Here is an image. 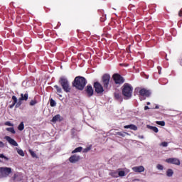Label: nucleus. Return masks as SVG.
<instances>
[{"instance_id": "nucleus-19", "label": "nucleus", "mask_w": 182, "mask_h": 182, "mask_svg": "<svg viewBox=\"0 0 182 182\" xmlns=\"http://www.w3.org/2000/svg\"><path fill=\"white\" fill-rule=\"evenodd\" d=\"M114 96L117 100H119V102H122V96H120V93L119 92H114Z\"/></svg>"}, {"instance_id": "nucleus-11", "label": "nucleus", "mask_w": 182, "mask_h": 182, "mask_svg": "<svg viewBox=\"0 0 182 182\" xmlns=\"http://www.w3.org/2000/svg\"><path fill=\"white\" fill-rule=\"evenodd\" d=\"M5 140H6V141H8V143L9 144H11V146H14L15 147H18V142H16V141H15V139L11 138V136H6L4 137Z\"/></svg>"}, {"instance_id": "nucleus-37", "label": "nucleus", "mask_w": 182, "mask_h": 182, "mask_svg": "<svg viewBox=\"0 0 182 182\" xmlns=\"http://www.w3.org/2000/svg\"><path fill=\"white\" fill-rule=\"evenodd\" d=\"M90 147H87L83 149V153H87V151H90Z\"/></svg>"}, {"instance_id": "nucleus-13", "label": "nucleus", "mask_w": 182, "mask_h": 182, "mask_svg": "<svg viewBox=\"0 0 182 182\" xmlns=\"http://www.w3.org/2000/svg\"><path fill=\"white\" fill-rule=\"evenodd\" d=\"M133 171L134 173H143L145 170L144 166H134L132 167Z\"/></svg>"}, {"instance_id": "nucleus-20", "label": "nucleus", "mask_w": 182, "mask_h": 182, "mask_svg": "<svg viewBox=\"0 0 182 182\" xmlns=\"http://www.w3.org/2000/svg\"><path fill=\"white\" fill-rule=\"evenodd\" d=\"M82 149L83 148L82 146H79L77 148H75V150L72 151V154H75V153H80V151H82Z\"/></svg>"}, {"instance_id": "nucleus-9", "label": "nucleus", "mask_w": 182, "mask_h": 182, "mask_svg": "<svg viewBox=\"0 0 182 182\" xmlns=\"http://www.w3.org/2000/svg\"><path fill=\"white\" fill-rule=\"evenodd\" d=\"M94 88L95 90L96 93L97 94H102L103 92H105L103 86H102V84H100L99 82H95L94 83Z\"/></svg>"}, {"instance_id": "nucleus-1", "label": "nucleus", "mask_w": 182, "mask_h": 182, "mask_svg": "<svg viewBox=\"0 0 182 182\" xmlns=\"http://www.w3.org/2000/svg\"><path fill=\"white\" fill-rule=\"evenodd\" d=\"M87 83V81L86 80V78L84 77L77 76L75 78L73 82V86L76 89H78V90H83Z\"/></svg>"}, {"instance_id": "nucleus-7", "label": "nucleus", "mask_w": 182, "mask_h": 182, "mask_svg": "<svg viewBox=\"0 0 182 182\" xmlns=\"http://www.w3.org/2000/svg\"><path fill=\"white\" fill-rule=\"evenodd\" d=\"M102 82L104 86V89H108L109 83H110V75L107 74H105L102 76Z\"/></svg>"}, {"instance_id": "nucleus-4", "label": "nucleus", "mask_w": 182, "mask_h": 182, "mask_svg": "<svg viewBox=\"0 0 182 182\" xmlns=\"http://www.w3.org/2000/svg\"><path fill=\"white\" fill-rule=\"evenodd\" d=\"M12 173V168L8 167L0 168V178L8 177Z\"/></svg>"}, {"instance_id": "nucleus-14", "label": "nucleus", "mask_w": 182, "mask_h": 182, "mask_svg": "<svg viewBox=\"0 0 182 182\" xmlns=\"http://www.w3.org/2000/svg\"><path fill=\"white\" fill-rule=\"evenodd\" d=\"M86 92L87 94V96L90 97L91 96H93V87L92 85H87L86 89Z\"/></svg>"}, {"instance_id": "nucleus-18", "label": "nucleus", "mask_w": 182, "mask_h": 182, "mask_svg": "<svg viewBox=\"0 0 182 182\" xmlns=\"http://www.w3.org/2000/svg\"><path fill=\"white\" fill-rule=\"evenodd\" d=\"M16 150L18 154H19V156H21V157L25 156V152H23V150H22L19 148H16Z\"/></svg>"}, {"instance_id": "nucleus-23", "label": "nucleus", "mask_w": 182, "mask_h": 182, "mask_svg": "<svg viewBox=\"0 0 182 182\" xmlns=\"http://www.w3.org/2000/svg\"><path fill=\"white\" fill-rule=\"evenodd\" d=\"M59 119H60V115L57 114L53 117L51 122H53V123H55V122H58V120H59Z\"/></svg>"}, {"instance_id": "nucleus-36", "label": "nucleus", "mask_w": 182, "mask_h": 182, "mask_svg": "<svg viewBox=\"0 0 182 182\" xmlns=\"http://www.w3.org/2000/svg\"><path fill=\"white\" fill-rule=\"evenodd\" d=\"M30 154H31L32 157H36V154L33 151L30 150Z\"/></svg>"}, {"instance_id": "nucleus-29", "label": "nucleus", "mask_w": 182, "mask_h": 182, "mask_svg": "<svg viewBox=\"0 0 182 182\" xmlns=\"http://www.w3.org/2000/svg\"><path fill=\"white\" fill-rule=\"evenodd\" d=\"M50 105L51 107H55V106H56V102L54 100L51 99L50 101Z\"/></svg>"}, {"instance_id": "nucleus-10", "label": "nucleus", "mask_w": 182, "mask_h": 182, "mask_svg": "<svg viewBox=\"0 0 182 182\" xmlns=\"http://www.w3.org/2000/svg\"><path fill=\"white\" fill-rule=\"evenodd\" d=\"M166 162L169 164H175L176 166H180V159L177 158H169L166 159Z\"/></svg>"}, {"instance_id": "nucleus-17", "label": "nucleus", "mask_w": 182, "mask_h": 182, "mask_svg": "<svg viewBox=\"0 0 182 182\" xmlns=\"http://www.w3.org/2000/svg\"><path fill=\"white\" fill-rule=\"evenodd\" d=\"M146 127L147 129H149V130H152L153 132H154V133H159V128H157L156 127L146 125Z\"/></svg>"}, {"instance_id": "nucleus-2", "label": "nucleus", "mask_w": 182, "mask_h": 182, "mask_svg": "<svg viewBox=\"0 0 182 182\" xmlns=\"http://www.w3.org/2000/svg\"><path fill=\"white\" fill-rule=\"evenodd\" d=\"M58 83L62 86L64 92L66 93H69L70 92V84L69 83V80L65 76H62L60 77Z\"/></svg>"}, {"instance_id": "nucleus-31", "label": "nucleus", "mask_w": 182, "mask_h": 182, "mask_svg": "<svg viewBox=\"0 0 182 182\" xmlns=\"http://www.w3.org/2000/svg\"><path fill=\"white\" fill-rule=\"evenodd\" d=\"M38 103L36 100H33L30 102V106H35Z\"/></svg>"}, {"instance_id": "nucleus-5", "label": "nucleus", "mask_w": 182, "mask_h": 182, "mask_svg": "<svg viewBox=\"0 0 182 182\" xmlns=\"http://www.w3.org/2000/svg\"><path fill=\"white\" fill-rule=\"evenodd\" d=\"M151 95L150 90H146V88H142L139 90V95L141 100H146V97H149Z\"/></svg>"}, {"instance_id": "nucleus-40", "label": "nucleus", "mask_w": 182, "mask_h": 182, "mask_svg": "<svg viewBox=\"0 0 182 182\" xmlns=\"http://www.w3.org/2000/svg\"><path fill=\"white\" fill-rule=\"evenodd\" d=\"M178 15H179V16H182V9L179 11Z\"/></svg>"}, {"instance_id": "nucleus-38", "label": "nucleus", "mask_w": 182, "mask_h": 182, "mask_svg": "<svg viewBox=\"0 0 182 182\" xmlns=\"http://www.w3.org/2000/svg\"><path fill=\"white\" fill-rule=\"evenodd\" d=\"M0 147H1V149H4V147H5V144H4V142H2V141H0Z\"/></svg>"}, {"instance_id": "nucleus-49", "label": "nucleus", "mask_w": 182, "mask_h": 182, "mask_svg": "<svg viewBox=\"0 0 182 182\" xmlns=\"http://www.w3.org/2000/svg\"><path fill=\"white\" fill-rule=\"evenodd\" d=\"M0 162H1V160H0Z\"/></svg>"}, {"instance_id": "nucleus-48", "label": "nucleus", "mask_w": 182, "mask_h": 182, "mask_svg": "<svg viewBox=\"0 0 182 182\" xmlns=\"http://www.w3.org/2000/svg\"><path fill=\"white\" fill-rule=\"evenodd\" d=\"M181 66H182V63H181Z\"/></svg>"}, {"instance_id": "nucleus-3", "label": "nucleus", "mask_w": 182, "mask_h": 182, "mask_svg": "<svg viewBox=\"0 0 182 182\" xmlns=\"http://www.w3.org/2000/svg\"><path fill=\"white\" fill-rule=\"evenodd\" d=\"M133 93V87L129 84L125 83L122 87V95L126 97V99H130Z\"/></svg>"}, {"instance_id": "nucleus-42", "label": "nucleus", "mask_w": 182, "mask_h": 182, "mask_svg": "<svg viewBox=\"0 0 182 182\" xmlns=\"http://www.w3.org/2000/svg\"><path fill=\"white\" fill-rule=\"evenodd\" d=\"M125 171H126L127 173H130V170H129V169H126Z\"/></svg>"}, {"instance_id": "nucleus-28", "label": "nucleus", "mask_w": 182, "mask_h": 182, "mask_svg": "<svg viewBox=\"0 0 182 182\" xmlns=\"http://www.w3.org/2000/svg\"><path fill=\"white\" fill-rule=\"evenodd\" d=\"M55 89L57 91V93H62V88L58 85L54 86Z\"/></svg>"}, {"instance_id": "nucleus-21", "label": "nucleus", "mask_w": 182, "mask_h": 182, "mask_svg": "<svg viewBox=\"0 0 182 182\" xmlns=\"http://www.w3.org/2000/svg\"><path fill=\"white\" fill-rule=\"evenodd\" d=\"M23 129H25V124H23V122H21L18 126V130H19L20 132H22Z\"/></svg>"}, {"instance_id": "nucleus-46", "label": "nucleus", "mask_w": 182, "mask_h": 182, "mask_svg": "<svg viewBox=\"0 0 182 182\" xmlns=\"http://www.w3.org/2000/svg\"><path fill=\"white\" fill-rule=\"evenodd\" d=\"M136 90H139V88H136Z\"/></svg>"}, {"instance_id": "nucleus-34", "label": "nucleus", "mask_w": 182, "mask_h": 182, "mask_svg": "<svg viewBox=\"0 0 182 182\" xmlns=\"http://www.w3.org/2000/svg\"><path fill=\"white\" fill-rule=\"evenodd\" d=\"M160 146H162V147H167V146H168V143L164 141L162 143L160 144Z\"/></svg>"}, {"instance_id": "nucleus-43", "label": "nucleus", "mask_w": 182, "mask_h": 182, "mask_svg": "<svg viewBox=\"0 0 182 182\" xmlns=\"http://www.w3.org/2000/svg\"><path fill=\"white\" fill-rule=\"evenodd\" d=\"M58 95L60 97H62V95H60V93H58Z\"/></svg>"}, {"instance_id": "nucleus-6", "label": "nucleus", "mask_w": 182, "mask_h": 182, "mask_svg": "<svg viewBox=\"0 0 182 182\" xmlns=\"http://www.w3.org/2000/svg\"><path fill=\"white\" fill-rule=\"evenodd\" d=\"M12 100L14 101L12 105H9V108L10 109H13V107L16 105V108H18L20 106L22 105V101L23 100H21V98L18 99V98L16 97V96L15 95H13L12 96Z\"/></svg>"}, {"instance_id": "nucleus-24", "label": "nucleus", "mask_w": 182, "mask_h": 182, "mask_svg": "<svg viewBox=\"0 0 182 182\" xmlns=\"http://www.w3.org/2000/svg\"><path fill=\"white\" fill-rule=\"evenodd\" d=\"M6 130L9 132V133H11V134H15V133H16L14 127L6 128Z\"/></svg>"}, {"instance_id": "nucleus-44", "label": "nucleus", "mask_w": 182, "mask_h": 182, "mask_svg": "<svg viewBox=\"0 0 182 182\" xmlns=\"http://www.w3.org/2000/svg\"><path fill=\"white\" fill-rule=\"evenodd\" d=\"M159 105H156V107H155V109H159Z\"/></svg>"}, {"instance_id": "nucleus-35", "label": "nucleus", "mask_w": 182, "mask_h": 182, "mask_svg": "<svg viewBox=\"0 0 182 182\" xmlns=\"http://www.w3.org/2000/svg\"><path fill=\"white\" fill-rule=\"evenodd\" d=\"M156 168H157L158 170H163V169L164 168V167L163 165H161V164H158V165L156 166Z\"/></svg>"}, {"instance_id": "nucleus-26", "label": "nucleus", "mask_w": 182, "mask_h": 182, "mask_svg": "<svg viewBox=\"0 0 182 182\" xmlns=\"http://www.w3.org/2000/svg\"><path fill=\"white\" fill-rule=\"evenodd\" d=\"M156 124H158L159 126H166V122L164 121H156Z\"/></svg>"}, {"instance_id": "nucleus-25", "label": "nucleus", "mask_w": 182, "mask_h": 182, "mask_svg": "<svg viewBox=\"0 0 182 182\" xmlns=\"http://www.w3.org/2000/svg\"><path fill=\"white\" fill-rule=\"evenodd\" d=\"M117 136H121L122 137H125L126 134L129 135L127 132H117Z\"/></svg>"}, {"instance_id": "nucleus-45", "label": "nucleus", "mask_w": 182, "mask_h": 182, "mask_svg": "<svg viewBox=\"0 0 182 182\" xmlns=\"http://www.w3.org/2000/svg\"><path fill=\"white\" fill-rule=\"evenodd\" d=\"M146 105H150V102H148L146 103Z\"/></svg>"}, {"instance_id": "nucleus-16", "label": "nucleus", "mask_w": 182, "mask_h": 182, "mask_svg": "<svg viewBox=\"0 0 182 182\" xmlns=\"http://www.w3.org/2000/svg\"><path fill=\"white\" fill-rule=\"evenodd\" d=\"M28 97H29V95H28V93H25V94L21 93L20 100H25L26 102Z\"/></svg>"}, {"instance_id": "nucleus-39", "label": "nucleus", "mask_w": 182, "mask_h": 182, "mask_svg": "<svg viewBox=\"0 0 182 182\" xmlns=\"http://www.w3.org/2000/svg\"><path fill=\"white\" fill-rule=\"evenodd\" d=\"M158 70H159V74L161 75V67H158Z\"/></svg>"}, {"instance_id": "nucleus-27", "label": "nucleus", "mask_w": 182, "mask_h": 182, "mask_svg": "<svg viewBox=\"0 0 182 182\" xmlns=\"http://www.w3.org/2000/svg\"><path fill=\"white\" fill-rule=\"evenodd\" d=\"M126 176V173L124 171H119L118 172V177H124Z\"/></svg>"}, {"instance_id": "nucleus-33", "label": "nucleus", "mask_w": 182, "mask_h": 182, "mask_svg": "<svg viewBox=\"0 0 182 182\" xmlns=\"http://www.w3.org/2000/svg\"><path fill=\"white\" fill-rule=\"evenodd\" d=\"M0 159H4V160H6V161H8V160H9V159L6 156H5V155H4V154H0Z\"/></svg>"}, {"instance_id": "nucleus-30", "label": "nucleus", "mask_w": 182, "mask_h": 182, "mask_svg": "<svg viewBox=\"0 0 182 182\" xmlns=\"http://www.w3.org/2000/svg\"><path fill=\"white\" fill-rule=\"evenodd\" d=\"M111 176H112V177H114V178H117V177H119V173L116 171H114V172L111 173Z\"/></svg>"}, {"instance_id": "nucleus-8", "label": "nucleus", "mask_w": 182, "mask_h": 182, "mask_svg": "<svg viewBox=\"0 0 182 182\" xmlns=\"http://www.w3.org/2000/svg\"><path fill=\"white\" fill-rule=\"evenodd\" d=\"M114 79V82L116 83V85H122L124 83V78L123 77L120 76L119 74H114L112 76Z\"/></svg>"}, {"instance_id": "nucleus-22", "label": "nucleus", "mask_w": 182, "mask_h": 182, "mask_svg": "<svg viewBox=\"0 0 182 182\" xmlns=\"http://www.w3.org/2000/svg\"><path fill=\"white\" fill-rule=\"evenodd\" d=\"M173 174H174V172L173 171V169H168L166 171V176L168 177H173Z\"/></svg>"}, {"instance_id": "nucleus-15", "label": "nucleus", "mask_w": 182, "mask_h": 182, "mask_svg": "<svg viewBox=\"0 0 182 182\" xmlns=\"http://www.w3.org/2000/svg\"><path fill=\"white\" fill-rule=\"evenodd\" d=\"M124 129H130V130H137V126L134 124H129V125H126L124 127Z\"/></svg>"}, {"instance_id": "nucleus-32", "label": "nucleus", "mask_w": 182, "mask_h": 182, "mask_svg": "<svg viewBox=\"0 0 182 182\" xmlns=\"http://www.w3.org/2000/svg\"><path fill=\"white\" fill-rule=\"evenodd\" d=\"M5 126H10L11 127H14V124H12L11 122L7 121L4 123Z\"/></svg>"}, {"instance_id": "nucleus-12", "label": "nucleus", "mask_w": 182, "mask_h": 182, "mask_svg": "<svg viewBox=\"0 0 182 182\" xmlns=\"http://www.w3.org/2000/svg\"><path fill=\"white\" fill-rule=\"evenodd\" d=\"M80 160L79 155H73L69 158L70 163H77Z\"/></svg>"}, {"instance_id": "nucleus-47", "label": "nucleus", "mask_w": 182, "mask_h": 182, "mask_svg": "<svg viewBox=\"0 0 182 182\" xmlns=\"http://www.w3.org/2000/svg\"><path fill=\"white\" fill-rule=\"evenodd\" d=\"M141 139H143V136H141Z\"/></svg>"}, {"instance_id": "nucleus-41", "label": "nucleus", "mask_w": 182, "mask_h": 182, "mask_svg": "<svg viewBox=\"0 0 182 182\" xmlns=\"http://www.w3.org/2000/svg\"><path fill=\"white\" fill-rule=\"evenodd\" d=\"M149 106H145V107H144V110H149Z\"/></svg>"}]
</instances>
